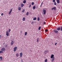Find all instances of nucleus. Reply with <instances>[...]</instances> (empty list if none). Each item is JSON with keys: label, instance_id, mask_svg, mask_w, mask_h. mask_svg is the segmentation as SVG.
Listing matches in <instances>:
<instances>
[{"label": "nucleus", "instance_id": "nucleus-16", "mask_svg": "<svg viewBox=\"0 0 62 62\" xmlns=\"http://www.w3.org/2000/svg\"><path fill=\"white\" fill-rule=\"evenodd\" d=\"M14 43V42L13 41H12L11 43V45H13V43Z\"/></svg>", "mask_w": 62, "mask_h": 62}, {"label": "nucleus", "instance_id": "nucleus-12", "mask_svg": "<svg viewBox=\"0 0 62 62\" xmlns=\"http://www.w3.org/2000/svg\"><path fill=\"white\" fill-rule=\"evenodd\" d=\"M54 57H53V58H52V62H53V61H54Z\"/></svg>", "mask_w": 62, "mask_h": 62}, {"label": "nucleus", "instance_id": "nucleus-26", "mask_svg": "<svg viewBox=\"0 0 62 62\" xmlns=\"http://www.w3.org/2000/svg\"><path fill=\"white\" fill-rule=\"evenodd\" d=\"M1 53H3V52L2 51H0V54H1Z\"/></svg>", "mask_w": 62, "mask_h": 62}, {"label": "nucleus", "instance_id": "nucleus-9", "mask_svg": "<svg viewBox=\"0 0 62 62\" xmlns=\"http://www.w3.org/2000/svg\"><path fill=\"white\" fill-rule=\"evenodd\" d=\"M48 50L45 51L44 53L45 54H47V52H48Z\"/></svg>", "mask_w": 62, "mask_h": 62}, {"label": "nucleus", "instance_id": "nucleus-23", "mask_svg": "<svg viewBox=\"0 0 62 62\" xmlns=\"http://www.w3.org/2000/svg\"><path fill=\"white\" fill-rule=\"evenodd\" d=\"M39 20H40V19H39V17H38V21H39Z\"/></svg>", "mask_w": 62, "mask_h": 62}, {"label": "nucleus", "instance_id": "nucleus-38", "mask_svg": "<svg viewBox=\"0 0 62 62\" xmlns=\"http://www.w3.org/2000/svg\"><path fill=\"white\" fill-rule=\"evenodd\" d=\"M3 15H4V14L3 13H2L1 14V16H3Z\"/></svg>", "mask_w": 62, "mask_h": 62}, {"label": "nucleus", "instance_id": "nucleus-34", "mask_svg": "<svg viewBox=\"0 0 62 62\" xmlns=\"http://www.w3.org/2000/svg\"><path fill=\"white\" fill-rule=\"evenodd\" d=\"M61 31H62V26L61 27Z\"/></svg>", "mask_w": 62, "mask_h": 62}, {"label": "nucleus", "instance_id": "nucleus-6", "mask_svg": "<svg viewBox=\"0 0 62 62\" xmlns=\"http://www.w3.org/2000/svg\"><path fill=\"white\" fill-rule=\"evenodd\" d=\"M20 57H22L23 56V53H21L20 54Z\"/></svg>", "mask_w": 62, "mask_h": 62}, {"label": "nucleus", "instance_id": "nucleus-31", "mask_svg": "<svg viewBox=\"0 0 62 62\" xmlns=\"http://www.w3.org/2000/svg\"><path fill=\"white\" fill-rule=\"evenodd\" d=\"M0 59H1V60H2V59H3V58H2V57H0Z\"/></svg>", "mask_w": 62, "mask_h": 62}, {"label": "nucleus", "instance_id": "nucleus-39", "mask_svg": "<svg viewBox=\"0 0 62 62\" xmlns=\"http://www.w3.org/2000/svg\"><path fill=\"white\" fill-rule=\"evenodd\" d=\"M33 23V22H32L31 23V24H33V23Z\"/></svg>", "mask_w": 62, "mask_h": 62}, {"label": "nucleus", "instance_id": "nucleus-2", "mask_svg": "<svg viewBox=\"0 0 62 62\" xmlns=\"http://www.w3.org/2000/svg\"><path fill=\"white\" fill-rule=\"evenodd\" d=\"M17 49V47H15L14 48V52H16V50Z\"/></svg>", "mask_w": 62, "mask_h": 62}, {"label": "nucleus", "instance_id": "nucleus-24", "mask_svg": "<svg viewBox=\"0 0 62 62\" xmlns=\"http://www.w3.org/2000/svg\"><path fill=\"white\" fill-rule=\"evenodd\" d=\"M36 19H37V18H36V17H35L33 19V20H36Z\"/></svg>", "mask_w": 62, "mask_h": 62}, {"label": "nucleus", "instance_id": "nucleus-21", "mask_svg": "<svg viewBox=\"0 0 62 62\" xmlns=\"http://www.w3.org/2000/svg\"><path fill=\"white\" fill-rule=\"evenodd\" d=\"M27 33L26 32L25 33V35L26 36V35H27Z\"/></svg>", "mask_w": 62, "mask_h": 62}, {"label": "nucleus", "instance_id": "nucleus-4", "mask_svg": "<svg viewBox=\"0 0 62 62\" xmlns=\"http://www.w3.org/2000/svg\"><path fill=\"white\" fill-rule=\"evenodd\" d=\"M52 10L54 9V10H56V8H55V7H54V8H52L51 9Z\"/></svg>", "mask_w": 62, "mask_h": 62}, {"label": "nucleus", "instance_id": "nucleus-15", "mask_svg": "<svg viewBox=\"0 0 62 62\" xmlns=\"http://www.w3.org/2000/svg\"><path fill=\"white\" fill-rule=\"evenodd\" d=\"M23 3L24 4H25V3H26V0H24L23 2Z\"/></svg>", "mask_w": 62, "mask_h": 62}, {"label": "nucleus", "instance_id": "nucleus-37", "mask_svg": "<svg viewBox=\"0 0 62 62\" xmlns=\"http://www.w3.org/2000/svg\"><path fill=\"white\" fill-rule=\"evenodd\" d=\"M31 5L30 4L29 6V8H30V7H31Z\"/></svg>", "mask_w": 62, "mask_h": 62}, {"label": "nucleus", "instance_id": "nucleus-41", "mask_svg": "<svg viewBox=\"0 0 62 62\" xmlns=\"http://www.w3.org/2000/svg\"><path fill=\"white\" fill-rule=\"evenodd\" d=\"M45 22H44L43 23H44V24H45Z\"/></svg>", "mask_w": 62, "mask_h": 62}, {"label": "nucleus", "instance_id": "nucleus-36", "mask_svg": "<svg viewBox=\"0 0 62 62\" xmlns=\"http://www.w3.org/2000/svg\"><path fill=\"white\" fill-rule=\"evenodd\" d=\"M10 29H9L8 31V32H10Z\"/></svg>", "mask_w": 62, "mask_h": 62}, {"label": "nucleus", "instance_id": "nucleus-42", "mask_svg": "<svg viewBox=\"0 0 62 62\" xmlns=\"http://www.w3.org/2000/svg\"><path fill=\"white\" fill-rule=\"evenodd\" d=\"M42 4H43V2H42V3H41V5H42Z\"/></svg>", "mask_w": 62, "mask_h": 62}, {"label": "nucleus", "instance_id": "nucleus-43", "mask_svg": "<svg viewBox=\"0 0 62 62\" xmlns=\"http://www.w3.org/2000/svg\"><path fill=\"white\" fill-rule=\"evenodd\" d=\"M21 62H23V60H22L21 61Z\"/></svg>", "mask_w": 62, "mask_h": 62}, {"label": "nucleus", "instance_id": "nucleus-17", "mask_svg": "<svg viewBox=\"0 0 62 62\" xmlns=\"http://www.w3.org/2000/svg\"><path fill=\"white\" fill-rule=\"evenodd\" d=\"M32 8L34 9H35V8H36V6H33Z\"/></svg>", "mask_w": 62, "mask_h": 62}, {"label": "nucleus", "instance_id": "nucleus-32", "mask_svg": "<svg viewBox=\"0 0 62 62\" xmlns=\"http://www.w3.org/2000/svg\"><path fill=\"white\" fill-rule=\"evenodd\" d=\"M54 5H56V2H55L54 3Z\"/></svg>", "mask_w": 62, "mask_h": 62}, {"label": "nucleus", "instance_id": "nucleus-44", "mask_svg": "<svg viewBox=\"0 0 62 62\" xmlns=\"http://www.w3.org/2000/svg\"><path fill=\"white\" fill-rule=\"evenodd\" d=\"M1 35H0V38H1Z\"/></svg>", "mask_w": 62, "mask_h": 62}, {"label": "nucleus", "instance_id": "nucleus-7", "mask_svg": "<svg viewBox=\"0 0 62 62\" xmlns=\"http://www.w3.org/2000/svg\"><path fill=\"white\" fill-rule=\"evenodd\" d=\"M12 9H10V11L8 13L9 14H10V13H11V11H12Z\"/></svg>", "mask_w": 62, "mask_h": 62}, {"label": "nucleus", "instance_id": "nucleus-13", "mask_svg": "<svg viewBox=\"0 0 62 62\" xmlns=\"http://www.w3.org/2000/svg\"><path fill=\"white\" fill-rule=\"evenodd\" d=\"M24 6V4H23V3H22L21 4V7H22V8Z\"/></svg>", "mask_w": 62, "mask_h": 62}, {"label": "nucleus", "instance_id": "nucleus-10", "mask_svg": "<svg viewBox=\"0 0 62 62\" xmlns=\"http://www.w3.org/2000/svg\"><path fill=\"white\" fill-rule=\"evenodd\" d=\"M54 32L55 33H58V31L55 30H54Z\"/></svg>", "mask_w": 62, "mask_h": 62}, {"label": "nucleus", "instance_id": "nucleus-11", "mask_svg": "<svg viewBox=\"0 0 62 62\" xmlns=\"http://www.w3.org/2000/svg\"><path fill=\"white\" fill-rule=\"evenodd\" d=\"M57 4H59L60 3V1H59V0H57Z\"/></svg>", "mask_w": 62, "mask_h": 62}, {"label": "nucleus", "instance_id": "nucleus-22", "mask_svg": "<svg viewBox=\"0 0 62 62\" xmlns=\"http://www.w3.org/2000/svg\"><path fill=\"white\" fill-rule=\"evenodd\" d=\"M24 9H23V10L22 11V12L23 13V12H24Z\"/></svg>", "mask_w": 62, "mask_h": 62}, {"label": "nucleus", "instance_id": "nucleus-25", "mask_svg": "<svg viewBox=\"0 0 62 62\" xmlns=\"http://www.w3.org/2000/svg\"><path fill=\"white\" fill-rule=\"evenodd\" d=\"M45 62H47V59H46L45 60Z\"/></svg>", "mask_w": 62, "mask_h": 62}, {"label": "nucleus", "instance_id": "nucleus-35", "mask_svg": "<svg viewBox=\"0 0 62 62\" xmlns=\"http://www.w3.org/2000/svg\"><path fill=\"white\" fill-rule=\"evenodd\" d=\"M47 31H48V30L46 29L45 31V32H47Z\"/></svg>", "mask_w": 62, "mask_h": 62}, {"label": "nucleus", "instance_id": "nucleus-27", "mask_svg": "<svg viewBox=\"0 0 62 62\" xmlns=\"http://www.w3.org/2000/svg\"><path fill=\"white\" fill-rule=\"evenodd\" d=\"M18 55H19V54H18L17 53L16 54V55L17 57H18Z\"/></svg>", "mask_w": 62, "mask_h": 62}, {"label": "nucleus", "instance_id": "nucleus-33", "mask_svg": "<svg viewBox=\"0 0 62 62\" xmlns=\"http://www.w3.org/2000/svg\"><path fill=\"white\" fill-rule=\"evenodd\" d=\"M53 2H55V0H53Z\"/></svg>", "mask_w": 62, "mask_h": 62}, {"label": "nucleus", "instance_id": "nucleus-1", "mask_svg": "<svg viewBox=\"0 0 62 62\" xmlns=\"http://www.w3.org/2000/svg\"><path fill=\"white\" fill-rule=\"evenodd\" d=\"M45 9H44V8L43 9V14L44 15L46 13V11Z\"/></svg>", "mask_w": 62, "mask_h": 62}, {"label": "nucleus", "instance_id": "nucleus-28", "mask_svg": "<svg viewBox=\"0 0 62 62\" xmlns=\"http://www.w3.org/2000/svg\"><path fill=\"white\" fill-rule=\"evenodd\" d=\"M36 41L37 42H39V39H37V40Z\"/></svg>", "mask_w": 62, "mask_h": 62}, {"label": "nucleus", "instance_id": "nucleus-46", "mask_svg": "<svg viewBox=\"0 0 62 62\" xmlns=\"http://www.w3.org/2000/svg\"><path fill=\"white\" fill-rule=\"evenodd\" d=\"M40 7H41V5L40 6Z\"/></svg>", "mask_w": 62, "mask_h": 62}, {"label": "nucleus", "instance_id": "nucleus-8", "mask_svg": "<svg viewBox=\"0 0 62 62\" xmlns=\"http://www.w3.org/2000/svg\"><path fill=\"white\" fill-rule=\"evenodd\" d=\"M5 50V49L4 48H2L1 50L2 51H4Z\"/></svg>", "mask_w": 62, "mask_h": 62}, {"label": "nucleus", "instance_id": "nucleus-45", "mask_svg": "<svg viewBox=\"0 0 62 62\" xmlns=\"http://www.w3.org/2000/svg\"><path fill=\"white\" fill-rule=\"evenodd\" d=\"M7 45H6V47H7Z\"/></svg>", "mask_w": 62, "mask_h": 62}, {"label": "nucleus", "instance_id": "nucleus-19", "mask_svg": "<svg viewBox=\"0 0 62 62\" xmlns=\"http://www.w3.org/2000/svg\"><path fill=\"white\" fill-rule=\"evenodd\" d=\"M25 17H24L23 18V21H25Z\"/></svg>", "mask_w": 62, "mask_h": 62}, {"label": "nucleus", "instance_id": "nucleus-5", "mask_svg": "<svg viewBox=\"0 0 62 62\" xmlns=\"http://www.w3.org/2000/svg\"><path fill=\"white\" fill-rule=\"evenodd\" d=\"M54 54H52L51 56V58H53L54 57Z\"/></svg>", "mask_w": 62, "mask_h": 62}, {"label": "nucleus", "instance_id": "nucleus-40", "mask_svg": "<svg viewBox=\"0 0 62 62\" xmlns=\"http://www.w3.org/2000/svg\"><path fill=\"white\" fill-rule=\"evenodd\" d=\"M56 44H57V43H56L55 44V45H56Z\"/></svg>", "mask_w": 62, "mask_h": 62}, {"label": "nucleus", "instance_id": "nucleus-18", "mask_svg": "<svg viewBox=\"0 0 62 62\" xmlns=\"http://www.w3.org/2000/svg\"><path fill=\"white\" fill-rule=\"evenodd\" d=\"M18 8L19 10H20L21 9V7H18Z\"/></svg>", "mask_w": 62, "mask_h": 62}, {"label": "nucleus", "instance_id": "nucleus-30", "mask_svg": "<svg viewBox=\"0 0 62 62\" xmlns=\"http://www.w3.org/2000/svg\"><path fill=\"white\" fill-rule=\"evenodd\" d=\"M34 2H32L31 3V5H34Z\"/></svg>", "mask_w": 62, "mask_h": 62}, {"label": "nucleus", "instance_id": "nucleus-14", "mask_svg": "<svg viewBox=\"0 0 62 62\" xmlns=\"http://www.w3.org/2000/svg\"><path fill=\"white\" fill-rule=\"evenodd\" d=\"M57 30L58 31H59V30H60V27H58L57 28Z\"/></svg>", "mask_w": 62, "mask_h": 62}, {"label": "nucleus", "instance_id": "nucleus-3", "mask_svg": "<svg viewBox=\"0 0 62 62\" xmlns=\"http://www.w3.org/2000/svg\"><path fill=\"white\" fill-rule=\"evenodd\" d=\"M6 34L7 36H8L9 35V33H8V31H7Z\"/></svg>", "mask_w": 62, "mask_h": 62}, {"label": "nucleus", "instance_id": "nucleus-20", "mask_svg": "<svg viewBox=\"0 0 62 62\" xmlns=\"http://www.w3.org/2000/svg\"><path fill=\"white\" fill-rule=\"evenodd\" d=\"M40 28H41V27L39 26L38 28V30H40Z\"/></svg>", "mask_w": 62, "mask_h": 62}, {"label": "nucleus", "instance_id": "nucleus-29", "mask_svg": "<svg viewBox=\"0 0 62 62\" xmlns=\"http://www.w3.org/2000/svg\"><path fill=\"white\" fill-rule=\"evenodd\" d=\"M27 15H28L29 14V13H28V12H27L26 14Z\"/></svg>", "mask_w": 62, "mask_h": 62}]
</instances>
